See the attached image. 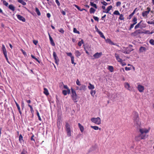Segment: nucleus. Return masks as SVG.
Listing matches in <instances>:
<instances>
[{
	"label": "nucleus",
	"instance_id": "f257e3e1",
	"mask_svg": "<svg viewBox=\"0 0 154 154\" xmlns=\"http://www.w3.org/2000/svg\"><path fill=\"white\" fill-rule=\"evenodd\" d=\"M133 119L134 125L137 127L140 126L141 124L140 121L139 114L137 112L134 111L133 113Z\"/></svg>",
	"mask_w": 154,
	"mask_h": 154
},
{
	"label": "nucleus",
	"instance_id": "f03ea898",
	"mask_svg": "<svg viewBox=\"0 0 154 154\" xmlns=\"http://www.w3.org/2000/svg\"><path fill=\"white\" fill-rule=\"evenodd\" d=\"M149 130H148L146 128H140L139 129V132L140 134H139L141 136V138L143 140L145 139L146 138L148 135L146 134L149 132Z\"/></svg>",
	"mask_w": 154,
	"mask_h": 154
},
{
	"label": "nucleus",
	"instance_id": "7ed1b4c3",
	"mask_svg": "<svg viewBox=\"0 0 154 154\" xmlns=\"http://www.w3.org/2000/svg\"><path fill=\"white\" fill-rule=\"evenodd\" d=\"M71 97L72 99L74 102H77V99L78 96L77 94L75 91L72 88H71Z\"/></svg>",
	"mask_w": 154,
	"mask_h": 154
},
{
	"label": "nucleus",
	"instance_id": "20e7f679",
	"mask_svg": "<svg viewBox=\"0 0 154 154\" xmlns=\"http://www.w3.org/2000/svg\"><path fill=\"white\" fill-rule=\"evenodd\" d=\"M143 33V32L140 29H137L134 32L131 33V35L133 37H137L138 36L139 34Z\"/></svg>",
	"mask_w": 154,
	"mask_h": 154
},
{
	"label": "nucleus",
	"instance_id": "39448f33",
	"mask_svg": "<svg viewBox=\"0 0 154 154\" xmlns=\"http://www.w3.org/2000/svg\"><path fill=\"white\" fill-rule=\"evenodd\" d=\"M91 121L92 122L97 125H99L101 123L100 119L99 117L96 118H92L91 119Z\"/></svg>",
	"mask_w": 154,
	"mask_h": 154
},
{
	"label": "nucleus",
	"instance_id": "423d86ee",
	"mask_svg": "<svg viewBox=\"0 0 154 154\" xmlns=\"http://www.w3.org/2000/svg\"><path fill=\"white\" fill-rule=\"evenodd\" d=\"M65 127L66 131L67 132V135L68 137L71 136V128L70 125L67 122H66Z\"/></svg>",
	"mask_w": 154,
	"mask_h": 154
},
{
	"label": "nucleus",
	"instance_id": "0eeeda50",
	"mask_svg": "<svg viewBox=\"0 0 154 154\" xmlns=\"http://www.w3.org/2000/svg\"><path fill=\"white\" fill-rule=\"evenodd\" d=\"M146 11H143L142 13V16L144 18H147L148 17V15L151 11V8L148 7Z\"/></svg>",
	"mask_w": 154,
	"mask_h": 154
},
{
	"label": "nucleus",
	"instance_id": "6e6552de",
	"mask_svg": "<svg viewBox=\"0 0 154 154\" xmlns=\"http://www.w3.org/2000/svg\"><path fill=\"white\" fill-rule=\"evenodd\" d=\"M133 50V49L129 48L127 47L124 48V49L122 50V52L125 54H129L130 52Z\"/></svg>",
	"mask_w": 154,
	"mask_h": 154
},
{
	"label": "nucleus",
	"instance_id": "1a4fd4ad",
	"mask_svg": "<svg viewBox=\"0 0 154 154\" xmlns=\"http://www.w3.org/2000/svg\"><path fill=\"white\" fill-rule=\"evenodd\" d=\"M67 56H69L71 58V63L72 64H74V65L76 64V63L74 62V57L72 55V54L71 52H66V53Z\"/></svg>",
	"mask_w": 154,
	"mask_h": 154
},
{
	"label": "nucleus",
	"instance_id": "9d476101",
	"mask_svg": "<svg viewBox=\"0 0 154 154\" xmlns=\"http://www.w3.org/2000/svg\"><path fill=\"white\" fill-rule=\"evenodd\" d=\"M53 56L55 60V63L57 65H58L59 60L58 57L57 56L56 53L54 51L53 53Z\"/></svg>",
	"mask_w": 154,
	"mask_h": 154
},
{
	"label": "nucleus",
	"instance_id": "9b49d317",
	"mask_svg": "<svg viewBox=\"0 0 154 154\" xmlns=\"http://www.w3.org/2000/svg\"><path fill=\"white\" fill-rule=\"evenodd\" d=\"M115 56L116 58V59L117 61L119 62H122L123 60L120 57V56L117 53H115Z\"/></svg>",
	"mask_w": 154,
	"mask_h": 154
},
{
	"label": "nucleus",
	"instance_id": "f8f14e48",
	"mask_svg": "<svg viewBox=\"0 0 154 154\" xmlns=\"http://www.w3.org/2000/svg\"><path fill=\"white\" fill-rule=\"evenodd\" d=\"M137 89L140 92H142L144 89V87L140 85H139L137 86Z\"/></svg>",
	"mask_w": 154,
	"mask_h": 154
},
{
	"label": "nucleus",
	"instance_id": "ddd939ff",
	"mask_svg": "<svg viewBox=\"0 0 154 154\" xmlns=\"http://www.w3.org/2000/svg\"><path fill=\"white\" fill-rule=\"evenodd\" d=\"M17 18L20 20L22 21L23 22L26 21V20L24 17L19 14H17L16 15Z\"/></svg>",
	"mask_w": 154,
	"mask_h": 154
},
{
	"label": "nucleus",
	"instance_id": "4468645a",
	"mask_svg": "<svg viewBox=\"0 0 154 154\" xmlns=\"http://www.w3.org/2000/svg\"><path fill=\"white\" fill-rule=\"evenodd\" d=\"M48 35L49 37V40L50 41V43L51 45L53 46H55V44L53 41V39H52V38L51 37V36L50 35V34L49 32H48Z\"/></svg>",
	"mask_w": 154,
	"mask_h": 154
},
{
	"label": "nucleus",
	"instance_id": "2eb2a0df",
	"mask_svg": "<svg viewBox=\"0 0 154 154\" xmlns=\"http://www.w3.org/2000/svg\"><path fill=\"white\" fill-rule=\"evenodd\" d=\"M124 86L125 88L129 91H131V88L130 84L128 82H125L124 83Z\"/></svg>",
	"mask_w": 154,
	"mask_h": 154
},
{
	"label": "nucleus",
	"instance_id": "dca6fc26",
	"mask_svg": "<svg viewBox=\"0 0 154 154\" xmlns=\"http://www.w3.org/2000/svg\"><path fill=\"white\" fill-rule=\"evenodd\" d=\"M102 55V53L101 52L98 53L97 52L94 55V57L95 58H98L100 57Z\"/></svg>",
	"mask_w": 154,
	"mask_h": 154
},
{
	"label": "nucleus",
	"instance_id": "f3484780",
	"mask_svg": "<svg viewBox=\"0 0 154 154\" xmlns=\"http://www.w3.org/2000/svg\"><path fill=\"white\" fill-rule=\"evenodd\" d=\"M2 51L3 52V53L4 54V55H7V51L6 50V49L5 48V45L3 44H2Z\"/></svg>",
	"mask_w": 154,
	"mask_h": 154
},
{
	"label": "nucleus",
	"instance_id": "a211bd4d",
	"mask_svg": "<svg viewBox=\"0 0 154 154\" xmlns=\"http://www.w3.org/2000/svg\"><path fill=\"white\" fill-rule=\"evenodd\" d=\"M74 54L75 56L77 58H79V57H80L81 55V53L80 52L79 50H77L75 51Z\"/></svg>",
	"mask_w": 154,
	"mask_h": 154
},
{
	"label": "nucleus",
	"instance_id": "6ab92c4d",
	"mask_svg": "<svg viewBox=\"0 0 154 154\" xmlns=\"http://www.w3.org/2000/svg\"><path fill=\"white\" fill-rule=\"evenodd\" d=\"M73 6H74L75 7H76L80 11H87V10H86V9L84 8H83L82 9H81L80 7H79L77 5L74 4L73 5Z\"/></svg>",
	"mask_w": 154,
	"mask_h": 154
},
{
	"label": "nucleus",
	"instance_id": "aec40b11",
	"mask_svg": "<svg viewBox=\"0 0 154 154\" xmlns=\"http://www.w3.org/2000/svg\"><path fill=\"white\" fill-rule=\"evenodd\" d=\"M19 140L20 143H22L24 142L23 137L21 134H20L19 136Z\"/></svg>",
	"mask_w": 154,
	"mask_h": 154
},
{
	"label": "nucleus",
	"instance_id": "412c9836",
	"mask_svg": "<svg viewBox=\"0 0 154 154\" xmlns=\"http://www.w3.org/2000/svg\"><path fill=\"white\" fill-rule=\"evenodd\" d=\"M105 40L106 42V43H109L110 44L112 45H114V44L113 42L109 38H107V39H105Z\"/></svg>",
	"mask_w": 154,
	"mask_h": 154
},
{
	"label": "nucleus",
	"instance_id": "4be33fe9",
	"mask_svg": "<svg viewBox=\"0 0 154 154\" xmlns=\"http://www.w3.org/2000/svg\"><path fill=\"white\" fill-rule=\"evenodd\" d=\"M142 139H143L141 138V136H140V135L139 134L138 136H136L135 137V140L136 141H140Z\"/></svg>",
	"mask_w": 154,
	"mask_h": 154
},
{
	"label": "nucleus",
	"instance_id": "5701e85b",
	"mask_svg": "<svg viewBox=\"0 0 154 154\" xmlns=\"http://www.w3.org/2000/svg\"><path fill=\"white\" fill-rule=\"evenodd\" d=\"M78 125L81 131L82 132L84 130L83 126H82L80 123H79Z\"/></svg>",
	"mask_w": 154,
	"mask_h": 154
},
{
	"label": "nucleus",
	"instance_id": "b1692460",
	"mask_svg": "<svg viewBox=\"0 0 154 154\" xmlns=\"http://www.w3.org/2000/svg\"><path fill=\"white\" fill-rule=\"evenodd\" d=\"M8 8L11 10L14 11L15 10V7L12 5H10L8 6Z\"/></svg>",
	"mask_w": 154,
	"mask_h": 154
},
{
	"label": "nucleus",
	"instance_id": "393cba45",
	"mask_svg": "<svg viewBox=\"0 0 154 154\" xmlns=\"http://www.w3.org/2000/svg\"><path fill=\"white\" fill-rule=\"evenodd\" d=\"M43 93L47 96H48L49 94L48 90L46 88H44Z\"/></svg>",
	"mask_w": 154,
	"mask_h": 154
},
{
	"label": "nucleus",
	"instance_id": "a878e982",
	"mask_svg": "<svg viewBox=\"0 0 154 154\" xmlns=\"http://www.w3.org/2000/svg\"><path fill=\"white\" fill-rule=\"evenodd\" d=\"M86 89V86L84 85H82L80 86L79 90L80 91L83 90L85 91Z\"/></svg>",
	"mask_w": 154,
	"mask_h": 154
},
{
	"label": "nucleus",
	"instance_id": "bb28decb",
	"mask_svg": "<svg viewBox=\"0 0 154 154\" xmlns=\"http://www.w3.org/2000/svg\"><path fill=\"white\" fill-rule=\"evenodd\" d=\"M89 85L88 86V87L89 89L92 90L95 87L93 85L91 84L90 83H89Z\"/></svg>",
	"mask_w": 154,
	"mask_h": 154
},
{
	"label": "nucleus",
	"instance_id": "cd10ccee",
	"mask_svg": "<svg viewBox=\"0 0 154 154\" xmlns=\"http://www.w3.org/2000/svg\"><path fill=\"white\" fill-rule=\"evenodd\" d=\"M108 69L111 72H112L114 71L113 67L112 66H108Z\"/></svg>",
	"mask_w": 154,
	"mask_h": 154
},
{
	"label": "nucleus",
	"instance_id": "c85d7f7f",
	"mask_svg": "<svg viewBox=\"0 0 154 154\" xmlns=\"http://www.w3.org/2000/svg\"><path fill=\"white\" fill-rule=\"evenodd\" d=\"M146 50V48L142 46L139 49V51L141 52H143L145 51Z\"/></svg>",
	"mask_w": 154,
	"mask_h": 154
},
{
	"label": "nucleus",
	"instance_id": "c756f323",
	"mask_svg": "<svg viewBox=\"0 0 154 154\" xmlns=\"http://www.w3.org/2000/svg\"><path fill=\"white\" fill-rule=\"evenodd\" d=\"M98 32L101 37L103 38L104 39H105L106 38L105 37L103 33L101 32L100 31H98Z\"/></svg>",
	"mask_w": 154,
	"mask_h": 154
},
{
	"label": "nucleus",
	"instance_id": "7c9ffc66",
	"mask_svg": "<svg viewBox=\"0 0 154 154\" xmlns=\"http://www.w3.org/2000/svg\"><path fill=\"white\" fill-rule=\"evenodd\" d=\"M18 2L23 5H26V3L23 0H18Z\"/></svg>",
	"mask_w": 154,
	"mask_h": 154
},
{
	"label": "nucleus",
	"instance_id": "2f4dec72",
	"mask_svg": "<svg viewBox=\"0 0 154 154\" xmlns=\"http://www.w3.org/2000/svg\"><path fill=\"white\" fill-rule=\"evenodd\" d=\"M35 12L38 16H40L41 15L40 12L38 8L37 7L35 8Z\"/></svg>",
	"mask_w": 154,
	"mask_h": 154
},
{
	"label": "nucleus",
	"instance_id": "473e14b6",
	"mask_svg": "<svg viewBox=\"0 0 154 154\" xmlns=\"http://www.w3.org/2000/svg\"><path fill=\"white\" fill-rule=\"evenodd\" d=\"M95 10L93 8H91L90 9V13L91 14H94L95 11Z\"/></svg>",
	"mask_w": 154,
	"mask_h": 154
},
{
	"label": "nucleus",
	"instance_id": "72a5a7b5",
	"mask_svg": "<svg viewBox=\"0 0 154 154\" xmlns=\"http://www.w3.org/2000/svg\"><path fill=\"white\" fill-rule=\"evenodd\" d=\"M90 4L91 6L93 7L96 9L97 8V5L95 4H94L92 2H90Z\"/></svg>",
	"mask_w": 154,
	"mask_h": 154
},
{
	"label": "nucleus",
	"instance_id": "f704fd0d",
	"mask_svg": "<svg viewBox=\"0 0 154 154\" xmlns=\"http://www.w3.org/2000/svg\"><path fill=\"white\" fill-rule=\"evenodd\" d=\"M28 106L30 108L31 113L33 114L34 113V111L32 106L29 104L28 105Z\"/></svg>",
	"mask_w": 154,
	"mask_h": 154
},
{
	"label": "nucleus",
	"instance_id": "c9c22d12",
	"mask_svg": "<svg viewBox=\"0 0 154 154\" xmlns=\"http://www.w3.org/2000/svg\"><path fill=\"white\" fill-rule=\"evenodd\" d=\"M31 57L33 59L35 60L36 61H37L39 63H40V61H39L36 58L34 55L32 54H31Z\"/></svg>",
	"mask_w": 154,
	"mask_h": 154
},
{
	"label": "nucleus",
	"instance_id": "e433bc0d",
	"mask_svg": "<svg viewBox=\"0 0 154 154\" xmlns=\"http://www.w3.org/2000/svg\"><path fill=\"white\" fill-rule=\"evenodd\" d=\"M141 22H142V21H141L139 23H138L137 25H136L134 27V29H136L140 27V23H141Z\"/></svg>",
	"mask_w": 154,
	"mask_h": 154
},
{
	"label": "nucleus",
	"instance_id": "4c0bfd02",
	"mask_svg": "<svg viewBox=\"0 0 154 154\" xmlns=\"http://www.w3.org/2000/svg\"><path fill=\"white\" fill-rule=\"evenodd\" d=\"M27 150L24 149H23L22 150V152L21 153V154H27Z\"/></svg>",
	"mask_w": 154,
	"mask_h": 154
},
{
	"label": "nucleus",
	"instance_id": "58836bf2",
	"mask_svg": "<svg viewBox=\"0 0 154 154\" xmlns=\"http://www.w3.org/2000/svg\"><path fill=\"white\" fill-rule=\"evenodd\" d=\"M90 93H91V95L93 97H94V96L95 93H96V91H95L93 90H91V91Z\"/></svg>",
	"mask_w": 154,
	"mask_h": 154
},
{
	"label": "nucleus",
	"instance_id": "ea45409f",
	"mask_svg": "<svg viewBox=\"0 0 154 154\" xmlns=\"http://www.w3.org/2000/svg\"><path fill=\"white\" fill-rule=\"evenodd\" d=\"M137 19L136 17H134L132 20V22H134L133 23L136 24L137 23Z\"/></svg>",
	"mask_w": 154,
	"mask_h": 154
},
{
	"label": "nucleus",
	"instance_id": "a19ab883",
	"mask_svg": "<svg viewBox=\"0 0 154 154\" xmlns=\"http://www.w3.org/2000/svg\"><path fill=\"white\" fill-rule=\"evenodd\" d=\"M62 124L61 122H60V120L57 122V126L59 128H61V125Z\"/></svg>",
	"mask_w": 154,
	"mask_h": 154
},
{
	"label": "nucleus",
	"instance_id": "79ce46f5",
	"mask_svg": "<svg viewBox=\"0 0 154 154\" xmlns=\"http://www.w3.org/2000/svg\"><path fill=\"white\" fill-rule=\"evenodd\" d=\"M120 15V17H119V19L121 20H124V16L122 14H120L119 15Z\"/></svg>",
	"mask_w": 154,
	"mask_h": 154
},
{
	"label": "nucleus",
	"instance_id": "37998d69",
	"mask_svg": "<svg viewBox=\"0 0 154 154\" xmlns=\"http://www.w3.org/2000/svg\"><path fill=\"white\" fill-rule=\"evenodd\" d=\"M37 115L38 116V120L40 121H42V119L40 116V115H39V114L38 112V111L37 110Z\"/></svg>",
	"mask_w": 154,
	"mask_h": 154
},
{
	"label": "nucleus",
	"instance_id": "c03bdc74",
	"mask_svg": "<svg viewBox=\"0 0 154 154\" xmlns=\"http://www.w3.org/2000/svg\"><path fill=\"white\" fill-rule=\"evenodd\" d=\"M91 128H93L95 130H97L99 129V127L97 126H91Z\"/></svg>",
	"mask_w": 154,
	"mask_h": 154
},
{
	"label": "nucleus",
	"instance_id": "a18cd8bd",
	"mask_svg": "<svg viewBox=\"0 0 154 154\" xmlns=\"http://www.w3.org/2000/svg\"><path fill=\"white\" fill-rule=\"evenodd\" d=\"M112 8V6L111 5H110L108 6L107 8V11L106 12H109V11H110Z\"/></svg>",
	"mask_w": 154,
	"mask_h": 154
},
{
	"label": "nucleus",
	"instance_id": "49530a36",
	"mask_svg": "<svg viewBox=\"0 0 154 154\" xmlns=\"http://www.w3.org/2000/svg\"><path fill=\"white\" fill-rule=\"evenodd\" d=\"M84 43L83 40V39H82L81 41L79 42L78 43V45L80 47L81 46L82 44Z\"/></svg>",
	"mask_w": 154,
	"mask_h": 154
},
{
	"label": "nucleus",
	"instance_id": "de8ad7c7",
	"mask_svg": "<svg viewBox=\"0 0 154 154\" xmlns=\"http://www.w3.org/2000/svg\"><path fill=\"white\" fill-rule=\"evenodd\" d=\"M113 14H114L117 15H119L120 14L119 11H117V10L115 11H114V12H113Z\"/></svg>",
	"mask_w": 154,
	"mask_h": 154
},
{
	"label": "nucleus",
	"instance_id": "09e8293b",
	"mask_svg": "<svg viewBox=\"0 0 154 154\" xmlns=\"http://www.w3.org/2000/svg\"><path fill=\"white\" fill-rule=\"evenodd\" d=\"M73 32L79 34L80 32L79 31H78L76 28H74L73 29Z\"/></svg>",
	"mask_w": 154,
	"mask_h": 154
},
{
	"label": "nucleus",
	"instance_id": "8fccbe9b",
	"mask_svg": "<svg viewBox=\"0 0 154 154\" xmlns=\"http://www.w3.org/2000/svg\"><path fill=\"white\" fill-rule=\"evenodd\" d=\"M14 102H15V103L16 105V106L18 110H20V107L19 105H18V103L15 100H14Z\"/></svg>",
	"mask_w": 154,
	"mask_h": 154
},
{
	"label": "nucleus",
	"instance_id": "3c124183",
	"mask_svg": "<svg viewBox=\"0 0 154 154\" xmlns=\"http://www.w3.org/2000/svg\"><path fill=\"white\" fill-rule=\"evenodd\" d=\"M143 33H144L147 34H150V32L148 30H145L144 32H143Z\"/></svg>",
	"mask_w": 154,
	"mask_h": 154
},
{
	"label": "nucleus",
	"instance_id": "603ef678",
	"mask_svg": "<svg viewBox=\"0 0 154 154\" xmlns=\"http://www.w3.org/2000/svg\"><path fill=\"white\" fill-rule=\"evenodd\" d=\"M152 45H154V40L153 39H151L150 40L149 42Z\"/></svg>",
	"mask_w": 154,
	"mask_h": 154
},
{
	"label": "nucleus",
	"instance_id": "864d4df0",
	"mask_svg": "<svg viewBox=\"0 0 154 154\" xmlns=\"http://www.w3.org/2000/svg\"><path fill=\"white\" fill-rule=\"evenodd\" d=\"M59 32L62 34H63L64 32V31L63 28H60L59 30Z\"/></svg>",
	"mask_w": 154,
	"mask_h": 154
},
{
	"label": "nucleus",
	"instance_id": "5fc2aeb1",
	"mask_svg": "<svg viewBox=\"0 0 154 154\" xmlns=\"http://www.w3.org/2000/svg\"><path fill=\"white\" fill-rule=\"evenodd\" d=\"M3 4L6 6H7L8 5V3L7 2L5 1L4 0L3 1Z\"/></svg>",
	"mask_w": 154,
	"mask_h": 154
},
{
	"label": "nucleus",
	"instance_id": "6e6d98bb",
	"mask_svg": "<svg viewBox=\"0 0 154 154\" xmlns=\"http://www.w3.org/2000/svg\"><path fill=\"white\" fill-rule=\"evenodd\" d=\"M62 93L64 95H66L67 94V91L66 90H63L62 91Z\"/></svg>",
	"mask_w": 154,
	"mask_h": 154
},
{
	"label": "nucleus",
	"instance_id": "4d7b16f0",
	"mask_svg": "<svg viewBox=\"0 0 154 154\" xmlns=\"http://www.w3.org/2000/svg\"><path fill=\"white\" fill-rule=\"evenodd\" d=\"M135 24H134L133 23L130 26V27L129 28V30H131V29L134 27V26Z\"/></svg>",
	"mask_w": 154,
	"mask_h": 154
},
{
	"label": "nucleus",
	"instance_id": "13d9d810",
	"mask_svg": "<svg viewBox=\"0 0 154 154\" xmlns=\"http://www.w3.org/2000/svg\"><path fill=\"white\" fill-rule=\"evenodd\" d=\"M20 50L25 56L27 55L26 53L23 49H21Z\"/></svg>",
	"mask_w": 154,
	"mask_h": 154
},
{
	"label": "nucleus",
	"instance_id": "bf43d9fd",
	"mask_svg": "<svg viewBox=\"0 0 154 154\" xmlns=\"http://www.w3.org/2000/svg\"><path fill=\"white\" fill-rule=\"evenodd\" d=\"M5 56V58H6V61H7V62L9 63V64H10V62L8 60V56H7V55H4Z\"/></svg>",
	"mask_w": 154,
	"mask_h": 154
},
{
	"label": "nucleus",
	"instance_id": "052dcab7",
	"mask_svg": "<svg viewBox=\"0 0 154 154\" xmlns=\"http://www.w3.org/2000/svg\"><path fill=\"white\" fill-rule=\"evenodd\" d=\"M76 84L78 85L79 86L81 85L80 82L78 79H77V81H76Z\"/></svg>",
	"mask_w": 154,
	"mask_h": 154
},
{
	"label": "nucleus",
	"instance_id": "680f3d73",
	"mask_svg": "<svg viewBox=\"0 0 154 154\" xmlns=\"http://www.w3.org/2000/svg\"><path fill=\"white\" fill-rule=\"evenodd\" d=\"M101 3L103 5H104L105 6H106L108 5V3L106 2H105L104 1H103V2H102Z\"/></svg>",
	"mask_w": 154,
	"mask_h": 154
},
{
	"label": "nucleus",
	"instance_id": "e2e57ef3",
	"mask_svg": "<svg viewBox=\"0 0 154 154\" xmlns=\"http://www.w3.org/2000/svg\"><path fill=\"white\" fill-rule=\"evenodd\" d=\"M147 23L149 24H154V20L153 21H148L147 22Z\"/></svg>",
	"mask_w": 154,
	"mask_h": 154
},
{
	"label": "nucleus",
	"instance_id": "0e129e2a",
	"mask_svg": "<svg viewBox=\"0 0 154 154\" xmlns=\"http://www.w3.org/2000/svg\"><path fill=\"white\" fill-rule=\"evenodd\" d=\"M121 2H118L116 3V6L117 7L120 6L121 5Z\"/></svg>",
	"mask_w": 154,
	"mask_h": 154
},
{
	"label": "nucleus",
	"instance_id": "69168bd1",
	"mask_svg": "<svg viewBox=\"0 0 154 154\" xmlns=\"http://www.w3.org/2000/svg\"><path fill=\"white\" fill-rule=\"evenodd\" d=\"M93 18L95 20L97 21H98L99 18L97 17L94 16H93Z\"/></svg>",
	"mask_w": 154,
	"mask_h": 154
},
{
	"label": "nucleus",
	"instance_id": "338daca9",
	"mask_svg": "<svg viewBox=\"0 0 154 154\" xmlns=\"http://www.w3.org/2000/svg\"><path fill=\"white\" fill-rule=\"evenodd\" d=\"M55 2L58 6L60 5V3L58 0H55Z\"/></svg>",
	"mask_w": 154,
	"mask_h": 154
},
{
	"label": "nucleus",
	"instance_id": "774afa93",
	"mask_svg": "<svg viewBox=\"0 0 154 154\" xmlns=\"http://www.w3.org/2000/svg\"><path fill=\"white\" fill-rule=\"evenodd\" d=\"M134 14H133L132 13L128 17V19H130L133 16Z\"/></svg>",
	"mask_w": 154,
	"mask_h": 154
}]
</instances>
